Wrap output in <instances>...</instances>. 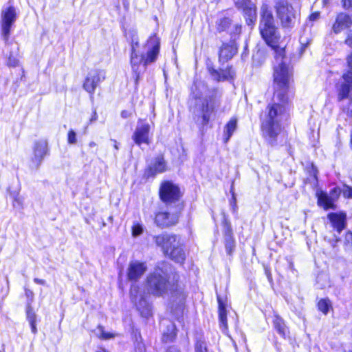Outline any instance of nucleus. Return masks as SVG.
<instances>
[{"label":"nucleus","mask_w":352,"mask_h":352,"mask_svg":"<svg viewBox=\"0 0 352 352\" xmlns=\"http://www.w3.org/2000/svg\"><path fill=\"white\" fill-rule=\"evenodd\" d=\"M318 169L314 166V164L309 166V184L313 187H316L318 185Z\"/></svg>","instance_id":"cd10ccee"},{"label":"nucleus","mask_w":352,"mask_h":352,"mask_svg":"<svg viewBox=\"0 0 352 352\" xmlns=\"http://www.w3.org/2000/svg\"><path fill=\"white\" fill-rule=\"evenodd\" d=\"M160 197L164 202H173L180 196L178 186L170 182H164L160 188Z\"/></svg>","instance_id":"4468645a"},{"label":"nucleus","mask_w":352,"mask_h":352,"mask_svg":"<svg viewBox=\"0 0 352 352\" xmlns=\"http://www.w3.org/2000/svg\"><path fill=\"white\" fill-rule=\"evenodd\" d=\"M105 79L103 70L94 69L90 71L83 83V88L89 94H93L98 86Z\"/></svg>","instance_id":"9b49d317"},{"label":"nucleus","mask_w":352,"mask_h":352,"mask_svg":"<svg viewBox=\"0 0 352 352\" xmlns=\"http://www.w3.org/2000/svg\"><path fill=\"white\" fill-rule=\"evenodd\" d=\"M130 294L132 301L135 304L141 314L144 317H148L151 312L150 305L140 294L139 287L136 285L131 286Z\"/></svg>","instance_id":"ddd939ff"},{"label":"nucleus","mask_w":352,"mask_h":352,"mask_svg":"<svg viewBox=\"0 0 352 352\" xmlns=\"http://www.w3.org/2000/svg\"><path fill=\"white\" fill-rule=\"evenodd\" d=\"M236 53V49L233 45H223L219 51V58L222 60H228Z\"/></svg>","instance_id":"4be33fe9"},{"label":"nucleus","mask_w":352,"mask_h":352,"mask_svg":"<svg viewBox=\"0 0 352 352\" xmlns=\"http://www.w3.org/2000/svg\"><path fill=\"white\" fill-rule=\"evenodd\" d=\"M234 248V241L231 236H230L228 239H226V249L227 253L228 254H231Z\"/></svg>","instance_id":"473e14b6"},{"label":"nucleus","mask_w":352,"mask_h":352,"mask_svg":"<svg viewBox=\"0 0 352 352\" xmlns=\"http://www.w3.org/2000/svg\"><path fill=\"white\" fill-rule=\"evenodd\" d=\"M259 30L266 43L274 50V98L280 102H286L289 98L290 89L293 82V71L289 65L285 54V46L280 42L273 14L267 5H263L261 9Z\"/></svg>","instance_id":"f257e3e1"},{"label":"nucleus","mask_w":352,"mask_h":352,"mask_svg":"<svg viewBox=\"0 0 352 352\" xmlns=\"http://www.w3.org/2000/svg\"><path fill=\"white\" fill-rule=\"evenodd\" d=\"M17 14L13 6H8L2 10L1 14L0 25L1 36L5 41L10 37L11 29L16 20Z\"/></svg>","instance_id":"9d476101"},{"label":"nucleus","mask_w":352,"mask_h":352,"mask_svg":"<svg viewBox=\"0 0 352 352\" xmlns=\"http://www.w3.org/2000/svg\"><path fill=\"white\" fill-rule=\"evenodd\" d=\"M114 148L117 150L118 149V145L116 140H114Z\"/></svg>","instance_id":"8fccbe9b"},{"label":"nucleus","mask_w":352,"mask_h":352,"mask_svg":"<svg viewBox=\"0 0 352 352\" xmlns=\"http://www.w3.org/2000/svg\"><path fill=\"white\" fill-rule=\"evenodd\" d=\"M280 102L274 97V103L267 106L265 114L262 120L261 129L263 137L270 143H273L276 135L281 131V123L287 120V102Z\"/></svg>","instance_id":"7ed1b4c3"},{"label":"nucleus","mask_w":352,"mask_h":352,"mask_svg":"<svg viewBox=\"0 0 352 352\" xmlns=\"http://www.w3.org/2000/svg\"><path fill=\"white\" fill-rule=\"evenodd\" d=\"M96 352H107V351L104 349H100L98 351H97Z\"/></svg>","instance_id":"3c124183"},{"label":"nucleus","mask_w":352,"mask_h":352,"mask_svg":"<svg viewBox=\"0 0 352 352\" xmlns=\"http://www.w3.org/2000/svg\"><path fill=\"white\" fill-rule=\"evenodd\" d=\"M345 241L349 244L352 245V232H347L345 235Z\"/></svg>","instance_id":"ea45409f"},{"label":"nucleus","mask_w":352,"mask_h":352,"mask_svg":"<svg viewBox=\"0 0 352 352\" xmlns=\"http://www.w3.org/2000/svg\"><path fill=\"white\" fill-rule=\"evenodd\" d=\"M318 307L320 311L323 314H327L331 307V302L327 299H322L318 302Z\"/></svg>","instance_id":"c756f323"},{"label":"nucleus","mask_w":352,"mask_h":352,"mask_svg":"<svg viewBox=\"0 0 352 352\" xmlns=\"http://www.w3.org/2000/svg\"><path fill=\"white\" fill-rule=\"evenodd\" d=\"M166 352H180L176 347L170 346L169 347Z\"/></svg>","instance_id":"a18cd8bd"},{"label":"nucleus","mask_w":352,"mask_h":352,"mask_svg":"<svg viewBox=\"0 0 352 352\" xmlns=\"http://www.w3.org/2000/svg\"><path fill=\"white\" fill-rule=\"evenodd\" d=\"M67 142L70 144H74L76 143V134L74 130L69 131L67 135Z\"/></svg>","instance_id":"c9c22d12"},{"label":"nucleus","mask_w":352,"mask_h":352,"mask_svg":"<svg viewBox=\"0 0 352 352\" xmlns=\"http://www.w3.org/2000/svg\"><path fill=\"white\" fill-rule=\"evenodd\" d=\"M219 304V318L221 325L227 328V312L225 302L219 297L217 296Z\"/></svg>","instance_id":"5701e85b"},{"label":"nucleus","mask_w":352,"mask_h":352,"mask_svg":"<svg viewBox=\"0 0 352 352\" xmlns=\"http://www.w3.org/2000/svg\"><path fill=\"white\" fill-rule=\"evenodd\" d=\"M300 43L301 45L300 54H302L305 52L308 45V38L306 35H302L300 37Z\"/></svg>","instance_id":"f704fd0d"},{"label":"nucleus","mask_w":352,"mask_h":352,"mask_svg":"<svg viewBox=\"0 0 352 352\" xmlns=\"http://www.w3.org/2000/svg\"><path fill=\"white\" fill-rule=\"evenodd\" d=\"M148 285L149 291L154 295L160 296L166 292L170 288V283L168 281L167 274L160 269H156L155 272L148 277Z\"/></svg>","instance_id":"6e6552de"},{"label":"nucleus","mask_w":352,"mask_h":352,"mask_svg":"<svg viewBox=\"0 0 352 352\" xmlns=\"http://www.w3.org/2000/svg\"><path fill=\"white\" fill-rule=\"evenodd\" d=\"M352 24L351 18L344 13L338 15L336 21L333 25V30L336 33H338L342 30L349 28Z\"/></svg>","instance_id":"6ab92c4d"},{"label":"nucleus","mask_w":352,"mask_h":352,"mask_svg":"<svg viewBox=\"0 0 352 352\" xmlns=\"http://www.w3.org/2000/svg\"><path fill=\"white\" fill-rule=\"evenodd\" d=\"M19 60L15 58L10 57L8 59V64L11 67H15L18 65Z\"/></svg>","instance_id":"4c0bfd02"},{"label":"nucleus","mask_w":352,"mask_h":352,"mask_svg":"<svg viewBox=\"0 0 352 352\" xmlns=\"http://www.w3.org/2000/svg\"><path fill=\"white\" fill-rule=\"evenodd\" d=\"M319 16H320V13L318 12H316L309 16V21H316L319 18Z\"/></svg>","instance_id":"a19ab883"},{"label":"nucleus","mask_w":352,"mask_h":352,"mask_svg":"<svg viewBox=\"0 0 352 352\" xmlns=\"http://www.w3.org/2000/svg\"><path fill=\"white\" fill-rule=\"evenodd\" d=\"M274 325L278 333L283 337H285L288 333L287 327L283 320L278 316H275L274 319Z\"/></svg>","instance_id":"393cba45"},{"label":"nucleus","mask_w":352,"mask_h":352,"mask_svg":"<svg viewBox=\"0 0 352 352\" xmlns=\"http://www.w3.org/2000/svg\"><path fill=\"white\" fill-rule=\"evenodd\" d=\"M220 101L214 96L196 98L193 113L201 119L203 125L207 124L215 110L219 107Z\"/></svg>","instance_id":"39448f33"},{"label":"nucleus","mask_w":352,"mask_h":352,"mask_svg":"<svg viewBox=\"0 0 352 352\" xmlns=\"http://www.w3.org/2000/svg\"><path fill=\"white\" fill-rule=\"evenodd\" d=\"M289 267H290L291 269L293 268V264L292 263H289Z\"/></svg>","instance_id":"603ef678"},{"label":"nucleus","mask_w":352,"mask_h":352,"mask_svg":"<svg viewBox=\"0 0 352 352\" xmlns=\"http://www.w3.org/2000/svg\"><path fill=\"white\" fill-rule=\"evenodd\" d=\"M341 192H342L345 198L352 199V188L347 185H344L342 190L338 187H335L330 190L329 194L317 189L316 195L318 198V206L326 210L335 209V202L338 199Z\"/></svg>","instance_id":"423d86ee"},{"label":"nucleus","mask_w":352,"mask_h":352,"mask_svg":"<svg viewBox=\"0 0 352 352\" xmlns=\"http://www.w3.org/2000/svg\"><path fill=\"white\" fill-rule=\"evenodd\" d=\"M34 283H37V284H41V285H44L45 284V280H43V279H39L38 278H35L34 279Z\"/></svg>","instance_id":"49530a36"},{"label":"nucleus","mask_w":352,"mask_h":352,"mask_svg":"<svg viewBox=\"0 0 352 352\" xmlns=\"http://www.w3.org/2000/svg\"><path fill=\"white\" fill-rule=\"evenodd\" d=\"M166 170V164L162 157H157L155 164L150 167L152 174L161 173Z\"/></svg>","instance_id":"a878e982"},{"label":"nucleus","mask_w":352,"mask_h":352,"mask_svg":"<svg viewBox=\"0 0 352 352\" xmlns=\"http://www.w3.org/2000/svg\"><path fill=\"white\" fill-rule=\"evenodd\" d=\"M121 115H122V118H127V116H128V113H127L126 111H123L122 112Z\"/></svg>","instance_id":"de8ad7c7"},{"label":"nucleus","mask_w":352,"mask_h":352,"mask_svg":"<svg viewBox=\"0 0 352 352\" xmlns=\"http://www.w3.org/2000/svg\"><path fill=\"white\" fill-rule=\"evenodd\" d=\"M236 5L239 8L243 10L248 25H250L256 21V8L254 3L251 2H245V3L236 2Z\"/></svg>","instance_id":"a211bd4d"},{"label":"nucleus","mask_w":352,"mask_h":352,"mask_svg":"<svg viewBox=\"0 0 352 352\" xmlns=\"http://www.w3.org/2000/svg\"><path fill=\"white\" fill-rule=\"evenodd\" d=\"M342 3L345 9L352 8V0H342Z\"/></svg>","instance_id":"58836bf2"},{"label":"nucleus","mask_w":352,"mask_h":352,"mask_svg":"<svg viewBox=\"0 0 352 352\" xmlns=\"http://www.w3.org/2000/svg\"><path fill=\"white\" fill-rule=\"evenodd\" d=\"M230 24V19L228 17H224L223 19H221L217 23V29L219 31H224L229 27Z\"/></svg>","instance_id":"7c9ffc66"},{"label":"nucleus","mask_w":352,"mask_h":352,"mask_svg":"<svg viewBox=\"0 0 352 352\" xmlns=\"http://www.w3.org/2000/svg\"><path fill=\"white\" fill-rule=\"evenodd\" d=\"M277 17L283 28L292 27L296 21V13L293 7L284 0H278L274 6Z\"/></svg>","instance_id":"1a4fd4ad"},{"label":"nucleus","mask_w":352,"mask_h":352,"mask_svg":"<svg viewBox=\"0 0 352 352\" xmlns=\"http://www.w3.org/2000/svg\"><path fill=\"white\" fill-rule=\"evenodd\" d=\"M147 266L145 263L138 261L130 262L127 270V276L131 280L136 281L145 273Z\"/></svg>","instance_id":"2eb2a0df"},{"label":"nucleus","mask_w":352,"mask_h":352,"mask_svg":"<svg viewBox=\"0 0 352 352\" xmlns=\"http://www.w3.org/2000/svg\"><path fill=\"white\" fill-rule=\"evenodd\" d=\"M143 232V227L140 223L134 224L132 227V235L134 237L138 236Z\"/></svg>","instance_id":"72a5a7b5"},{"label":"nucleus","mask_w":352,"mask_h":352,"mask_svg":"<svg viewBox=\"0 0 352 352\" xmlns=\"http://www.w3.org/2000/svg\"><path fill=\"white\" fill-rule=\"evenodd\" d=\"M30 324L31 326L32 332L33 333H36L37 331L36 326V322H30Z\"/></svg>","instance_id":"79ce46f5"},{"label":"nucleus","mask_w":352,"mask_h":352,"mask_svg":"<svg viewBox=\"0 0 352 352\" xmlns=\"http://www.w3.org/2000/svg\"><path fill=\"white\" fill-rule=\"evenodd\" d=\"M16 204H17L19 206H23V199L21 197H17L14 199Z\"/></svg>","instance_id":"c03bdc74"},{"label":"nucleus","mask_w":352,"mask_h":352,"mask_svg":"<svg viewBox=\"0 0 352 352\" xmlns=\"http://www.w3.org/2000/svg\"><path fill=\"white\" fill-rule=\"evenodd\" d=\"M98 332L97 333V336L100 339L109 340V339H113L116 336V333H111V332H106L102 326L98 327Z\"/></svg>","instance_id":"c85d7f7f"},{"label":"nucleus","mask_w":352,"mask_h":352,"mask_svg":"<svg viewBox=\"0 0 352 352\" xmlns=\"http://www.w3.org/2000/svg\"><path fill=\"white\" fill-rule=\"evenodd\" d=\"M150 124L147 122L140 120L138 123L135 131L132 135L134 142L140 146L142 144H150Z\"/></svg>","instance_id":"f8f14e48"},{"label":"nucleus","mask_w":352,"mask_h":352,"mask_svg":"<svg viewBox=\"0 0 352 352\" xmlns=\"http://www.w3.org/2000/svg\"><path fill=\"white\" fill-rule=\"evenodd\" d=\"M178 219L177 214L160 212L155 215V223L158 227L166 228L177 223Z\"/></svg>","instance_id":"f3484780"},{"label":"nucleus","mask_w":352,"mask_h":352,"mask_svg":"<svg viewBox=\"0 0 352 352\" xmlns=\"http://www.w3.org/2000/svg\"><path fill=\"white\" fill-rule=\"evenodd\" d=\"M346 43L352 47V32L349 34ZM347 62L349 69L343 74V81L338 86V98L339 100L349 99L352 103V54L349 56Z\"/></svg>","instance_id":"0eeeda50"},{"label":"nucleus","mask_w":352,"mask_h":352,"mask_svg":"<svg viewBox=\"0 0 352 352\" xmlns=\"http://www.w3.org/2000/svg\"><path fill=\"white\" fill-rule=\"evenodd\" d=\"M97 118H98V115H97L96 111H94L93 112L91 118H90V122H93L96 121L97 120Z\"/></svg>","instance_id":"37998d69"},{"label":"nucleus","mask_w":352,"mask_h":352,"mask_svg":"<svg viewBox=\"0 0 352 352\" xmlns=\"http://www.w3.org/2000/svg\"><path fill=\"white\" fill-rule=\"evenodd\" d=\"M328 218L332 223L333 226L340 232L344 228L346 214L344 213H330Z\"/></svg>","instance_id":"aec40b11"},{"label":"nucleus","mask_w":352,"mask_h":352,"mask_svg":"<svg viewBox=\"0 0 352 352\" xmlns=\"http://www.w3.org/2000/svg\"><path fill=\"white\" fill-rule=\"evenodd\" d=\"M156 245L161 248L163 252L172 260L183 263L185 253L181 238L174 234L163 233L154 237Z\"/></svg>","instance_id":"20e7f679"},{"label":"nucleus","mask_w":352,"mask_h":352,"mask_svg":"<svg viewBox=\"0 0 352 352\" xmlns=\"http://www.w3.org/2000/svg\"><path fill=\"white\" fill-rule=\"evenodd\" d=\"M237 128V119L232 118L226 124L223 129V140L225 142L229 141L230 138Z\"/></svg>","instance_id":"412c9836"},{"label":"nucleus","mask_w":352,"mask_h":352,"mask_svg":"<svg viewBox=\"0 0 352 352\" xmlns=\"http://www.w3.org/2000/svg\"><path fill=\"white\" fill-rule=\"evenodd\" d=\"M176 336L175 327L173 324L168 326L167 331L164 332L162 340L164 342H172Z\"/></svg>","instance_id":"bb28decb"},{"label":"nucleus","mask_w":352,"mask_h":352,"mask_svg":"<svg viewBox=\"0 0 352 352\" xmlns=\"http://www.w3.org/2000/svg\"><path fill=\"white\" fill-rule=\"evenodd\" d=\"M89 146L91 148L95 147L96 146V144L94 142H89Z\"/></svg>","instance_id":"09e8293b"},{"label":"nucleus","mask_w":352,"mask_h":352,"mask_svg":"<svg viewBox=\"0 0 352 352\" xmlns=\"http://www.w3.org/2000/svg\"><path fill=\"white\" fill-rule=\"evenodd\" d=\"M27 318L29 323L36 322V315L34 312L32 311V310L30 309H28L27 311Z\"/></svg>","instance_id":"e433bc0d"},{"label":"nucleus","mask_w":352,"mask_h":352,"mask_svg":"<svg viewBox=\"0 0 352 352\" xmlns=\"http://www.w3.org/2000/svg\"><path fill=\"white\" fill-rule=\"evenodd\" d=\"M211 74L218 81L228 80L230 78H232L233 76L231 69H221L219 71L214 70Z\"/></svg>","instance_id":"b1692460"},{"label":"nucleus","mask_w":352,"mask_h":352,"mask_svg":"<svg viewBox=\"0 0 352 352\" xmlns=\"http://www.w3.org/2000/svg\"><path fill=\"white\" fill-rule=\"evenodd\" d=\"M34 157L32 162L35 164L36 166H38L41 163L42 160L47 155L48 153L47 142L45 140H40L34 143L33 148ZM33 168H37L38 167H32Z\"/></svg>","instance_id":"dca6fc26"},{"label":"nucleus","mask_w":352,"mask_h":352,"mask_svg":"<svg viewBox=\"0 0 352 352\" xmlns=\"http://www.w3.org/2000/svg\"><path fill=\"white\" fill-rule=\"evenodd\" d=\"M195 352H207L206 343L204 340H199L195 344Z\"/></svg>","instance_id":"2f4dec72"},{"label":"nucleus","mask_w":352,"mask_h":352,"mask_svg":"<svg viewBox=\"0 0 352 352\" xmlns=\"http://www.w3.org/2000/svg\"><path fill=\"white\" fill-rule=\"evenodd\" d=\"M131 66L135 83H138L140 75L146 71L147 65L157 60L160 48V39L156 35L151 36L140 47L139 39L134 35L131 38Z\"/></svg>","instance_id":"f03ea898"}]
</instances>
